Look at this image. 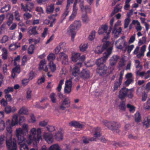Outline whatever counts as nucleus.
<instances>
[{"instance_id":"1","label":"nucleus","mask_w":150,"mask_h":150,"mask_svg":"<svg viewBox=\"0 0 150 150\" xmlns=\"http://www.w3.org/2000/svg\"><path fill=\"white\" fill-rule=\"evenodd\" d=\"M42 139L41 132L40 129L38 128L36 131L35 128L32 129L30 131V134L28 137V140L27 142L29 144L33 142L37 143Z\"/></svg>"},{"instance_id":"2","label":"nucleus","mask_w":150,"mask_h":150,"mask_svg":"<svg viewBox=\"0 0 150 150\" xmlns=\"http://www.w3.org/2000/svg\"><path fill=\"white\" fill-rule=\"evenodd\" d=\"M102 122L103 125L112 131L116 130L117 132H119L118 128L120 127V126L118 122L115 121H108L106 120H103Z\"/></svg>"},{"instance_id":"3","label":"nucleus","mask_w":150,"mask_h":150,"mask_svg":"<svg viewBox=\"0 0 150 150\" xmlns=\"http://www.w3.org/2000/svg\"><path fill=\"white\" fill-rule=\"evenodd\" d=\"M6 144L8 150H17V146L15 139H12L10 136L9 139L6 138Z\"/></svg>"},{"instance_id":"4","label":"nucleus","mask_w":150,"mask_h":150,"mask_svg":"<svg viewBox=\"0 0 150 150\" xmlns=\"http://www.w3.org/2000/svg\"><path fill=\"white\" fill-rule=\"evenodd\" d=\"M16 135L18 144L25 142L26 139L24 137V134H23V131L21 128L16 129Z\"/></svg>"},{"instance_id":"5","label":"nucleus","mask_w":150,"mask_h":150,"mask_svg":"<svg viewBox=\"0 0 150 150\" xmlns=\"http://www.w3.org/2000/svg\"><path fill=\"white\" fill-rule=\"evenodd\" d=\"M82 62H78L72 69L71 67L70 71L73 76L76 77L80 74V68L82 66Z\"/></svg>"},{"instance_id":"6","label":"nucleus","mask_w":150,"mask_h":150,"mask_svg":"<svg viewBox=\"0 0 150 150\" xmlns=\"http://www.w3.org/2000/svg\"><path fill=\"white\" fill-rule=\"evenodd\" d=\"M25 120L24 117L22 116L19 117V121H18V115H14L13 117L10 125L11 126H13L17 124L18 123H19V124H21Z\"/></svg>"},{"instance_id":"7","label":"nucleus","mask_w":150,"mask_h":150,"mask_svg":"<svg viewBox=\"0 0 150 150\" xmlns=\"http://www.w3.org/2000/svg\"><path fill=\"white\" fill-rule=\"evenodd\" d=\"M119 57L117 55H113L110 59V66L108 68L110 69V71H112L114 69V66L117 62L119 59Z\"/></svg>"},{"instance_id":"8","label":"nucleus","mask_w":150,"mask_h":150,"mask_svg":"<svg viewBox=\"0 0 150 150\" xmlns=\"http://www.w3.org/2000/svg\"><path fill=\"white\" fill-rule=\"evenodd\" d=\"M71 58L73 61L77 62L79 61V62H82V64L85 59V57L84 55H83L81 56L80 53H76L73 54Z\"/></svg>"},{"instance_id":"9","label":"nucleus","mask_w":150,"mask_h":150,"mask_svg":"<svg viewBox=\"0 0 150 150\" xmlns=\"http://www.w3.org/2000/svg\"><path fill=\"white\" fill-rule=\"evenodd\" d=\"M100 131L101 129L100 127H98L96 128L94 130L95 133L93 134L94 137H88L89 141H96V138L100 137L101 135Z\"/></svg>"},{"instance_id":"10","label":"nucleus","mask_w":150,"mask_h":150,"mask_svg":"<svg viewBox=\"0 0 150 150\" xmlns=\"http://www.w3.org/2000/svg\"><path fill=\"white\" fill-rule=\"evenodd\" d=\"M71 101L68 98H65L62 101V103L60 106V109L62 110H64L66 108L70 107Z\"/></svg>"},{"instance_id":"11","label":"nucleus","mask_w":150,"mask_h":150,"mask_svg":"<svg viewBox=\"0 0 150 150\" xmlns=\"http://www.w3.org/2000/svg\"><path fill=\"white\" fill-rule=\"evenodd\" d=\"M128 90L125 87L122 88L119 92V98L121 100H123L127 96Z\"/></svg>"},{"instance_id":"12","label":"nucleus","mask_w":150,"mask_h":150,"mask_svg":"<svg viewBox=\"0 0 150 150\" xmlns=\"http://www.w3.org/2000/svg\"><path fill=\"white\" fill-rule=\"evenodd\" d=\"M81 78L84 80H86L90 77V72L86 69H83L80 74Z\"/></svg>"},{"instance_id":"13","label":"nucleus","mask_w":150,"mask_h":150,"mask_svg":"<svg viewBox=\"0 0 150 150\" xmlns=\"http://www.w3.org/2000/svg\"><path fill=\"white\" fill-rule=\"evenodd\" d=\"M108 68L106 66L98 67L96 72L100 76H103L106 74Z\"/></svg>"},{"instance_id":"14","label":"nucleus","mask_w":150,"mask_h":150,"mask_svg":"<svg viewBox=\"0 0 150 150\" xmlns=\"http://www.w3.org/2000/svg\"><path fill=\"white\" fill-rule=\"evenodd\" d=\"M59 56L60 59L62 61L63 64H68V57L66 54L63 52H61L59 53Z\"/></svg>"},{"instance_id":"15","label":"nucleus","mask_w":150,"mask_h":150,"mask_svg":"<svg viewBox=\"0 0 150 150\" xmlns=\"http://www.w3.org/2000/svg\"><path fill=\"white\" fill-rule=\"evenodd\" d=\"M16 110V109L15 106L11 107V106L8 105L4 107V111L6 114H8L11 112H14Z\"/></svg>"},{"instance_id":"16","label":"nucleus","mask_w":150,"mask_h":150,"mask_svg":"<svg viewBox=\"0 0 150 150\" xmlns=\"http://www.w3.org/2000/svg\"><path fill=\"white\" fill-rule=\"evenodd\" d=\"M112 47H110L109 48H107L106 52L104 53L103 56L102 57L104 59V60L106 61L111 54L112 52Z\"/></svg>"},{"instance_id":"17","label":"nucleus","mask_w":150,"mask_h":150,"mask_svg":"<svg viewBox=\"0 0 150 150\" xmlns=\"http://www.w3.org/2000/svg\"><path fill=\"white\" fill-rule=\"evenodd\" d=\"M46 62L45 60H42L39 64V69L40 70H43L44 71L47 72L48 71V68L46 65Z\"/></svg>"},{"instance_id":"18","label":"nucleus","mask_w":150,"mask_h":150,"mask_svg":"<svg viewBox=\"0 0 150 150\" xmlns=\"http://www.w3.org/2000/svg\"><path fill=\"white\" fill-rule=\"evenodd\" d=\"M45 140L48 144H51L53 142L52 135L50 133L46 134L44 136Z\"/></svg>"},{"instance_id":"19","label":"nucleus","mask_w":150,"mask_h":150,"mask_svg":"<svg viewBox=\"0 0 150 150\" xmlns=\"http://www.w3.org/2000/svg\"><path fill=\"white\" fill-rule=\"evenodd\" d=\"M70 32L71 33V40L72 41L74 40V38L76 35V29L74 27L73 25L71 24L69 26Z\"/></svg>"},{"instance_id":"20","label":"nucleus","mask_w":150,"mask_h":150,"mask_svg":"<svg viewBox=\"0 0 150 150\" xmlns=\"http://www.w3.org/2000/svg\"><path fill=\"white\" fill-rule=\"evenodd\" d=\"M126 100H121L119 103L118 106L119 109L122 111H125L126 109Z\"/></svg>"},{"instance_id":"21","label":"nucleus","mask_w":150,"mask_h":150,"mask_svg":"<svg viewBox=\"0 0 150 150\" xmlns=\"http://www.w3.org/2000/svg\"><path fill=\"white\" fill-rule=\"evenodd\" d=\"M122 29L120 27L118 29L113 28L112 32L114 35V37L117 38L119 37V35L121 33Z\"/></svg>"},{"instance_id":"22","label":"nucleus","mask_w":150,"mask_h":150,"mask_svg":"<svg viewBox=\"0 0 150 150\" xmlns=\"http://www.w3.org/2000/svg\"><path fill=\"white\" fill-rule=\"evenodd\" d=\"M69 124L70 126L74 127L76 128H81L83 127V125L76 121H72L69 122Z\"/></svg>"},{"instance_id":"23","label":"nucleus","mask_w":150,"mask_h":150,"mask_svg":"<svg viewBox=\"0 0 150 150\" xmlns=\"http://www.w3.org/2000/svg\"><path fill=\"white\" fill-rule=\"evenodd\" d=\"M122 6H121L120 4H117L114 8L113 11L111 13V15L113 16L119 11H121V9L122 8Z\"/></svg>"},{"instance_id":"24","label":"nucleus","mask_w":150,"mask_h":150,"mask_svg":"<svg viewBox=\"0 0 150 150\" xmlns=\"http://www.w3.org/2000/svg\"><path fill=\"white\" fill-rule=\"evenodd\" d=\"M106 62L104 59L102 57L98 59L96 61V64L97 65L98 67L105 66L104 64V63Z\"/></svg>"},{"instance_id":"25","label":"nucleus","mask_w":150,"mask_h":150,"mask_svg":"<svg viewBox=\"0 0 150 150\" xmlns=\"http://www.w3.org/2000/svg\"><path fill=\"white\" fill-rule=\"evenodd\" d=\"M41 150H47L44 147H42ZM49 150H61L60 147L58 144H55L51 146L49 149Z\"/></svg>"},{"instance_id":"26","label":"nucleus","mask_w":150,"mask_h":150,"mask_svg":"<svg viewBox=\"0 0 150 150\" xmlns=\"http://www.w3.org/2000/svg\"><path fill=\"white\" fill-rule=\"evenodd\" d=\"M37 27V26H35L33 28H32L28 30V33L30 35H35L38 33V31L36 30Z\"/></svg>"},{"instance_id":"27","label":"nucleus","mask_w":150,"mask_h":150,"mask_svg":"<svg viewBox=\"0 0 150 150\" xmlns=\"http://www.w3.org/2000/svg\"><path fill=\"white\" fill-rule=\"evenodd\" d=\"M20 43L17 44V43H15L11 44L9 46V49L10 50L13 51L17 49L18 47H20Z\"/></svg>"},{"instance_id":"28","label":"nucleus","mask_w":150,"mask_h":150,"mask_svg":"<svg viewBox=\"0 0 150 150\" xmlns=\"http://www.w3.org/2000/svg\"><path fill=\"white\" fill-rule=\"evenodd\" d=\"M54 4H51L48 6L46 9V12L47 14L52 13L54 9Z\"/></svg>"},{"instance_id":"29","label":"nucleus","mask_w":150,"mask_h":150,"mask_svg":"<svg viewBox=\"0 0 150 150\" xmlns=\"http://www.w3.org/2000/svg\"><path fill=\"white\" fill-rule=\"evenodd\" d=\"M143 124L144 127L145 128H147L150 127V119L147 118L145 119L143 122Z\"/></svg>"},{"instance_id":"30","label":"nucleus","mask_w":150,"mask_h":150,"mask_svg":"<svg viewBox=\"0 0 150 150\" xmlns=\"http://www.w3.org/2000/svg\"><path fill=\"white\" fill-rule=\"evenodd\" d=\"M102 42L103 43L102 45L105 50L107 49V48H108L110 47H113L111 45V43L110 42L108 41H104Z\"/></svg>"},{"instance_id":"31","label":"nucleus","mask_w":150,"mask_h":150,"mask_svg":"<svg viewBox=\"0 0 150 150\" xmlns=\"http://www.w3.org/2000/svg\"><path fill=\"white\" fill-rule=\"evenodd\" d=\"M11 8V6L9 4L5 5L2 7L0 10L1 12L2 13H4L8 11Z\"/></svg>"},{"instance_id":"32","label":"nucleus","mask_w":150,"mask_h":150,"mask_svg":"<svg viewBox=\"0 0 150 150\" xmlns=\"http://www.w3.org/2000/svg\"><path fill=\"white\" fill-rule=\"evenodd\" d=\"M105 50L102 45L97 46L95 50V52L96 53L100 54L101 53Z\"/></svg>"},{"instance_id":"33","label":"nucleus","mask_w":150,"mask_h":150,"mask_svg":"<svg viewBox=\"0 0 150 150\" xmlns=\"http://www.w3.org/2000/svg\"><path fill=\"white\" fill-rule=\"evenodd\" d=\"M2 51L3 52L2 54V58L4 60H6L8 57V52L6 49L4 47L2 49Z\"/></svg>"},{"instance_id":"34","label":"nucleus","mask_w":150,"mask_h":150,"mask_svg":"<svg viewBox=\"0 0 150 150\" xmlns=\"http://www.w3.org/2000/svg\"><path fill=\"white\" fill-rule=\"evenodd\" d=\"M88 5H86L85 6L83 5V7L81 8V9L82 12L85 11V13L87 12H89L90 13L91 12V6Z\"/></svg>"},{"instance_id":"35","label":"nucleus","mask_w":150,"mask_h":150,"mask_svg":"<svg viewBox=\"0 0 150 150\" xmlns=\"http://www.w3.org/2000/svg\"><path fill=\"white\" fill-rule=\"evenodd\" d=\"M49 65L52 72H53L56 70V66L53 62H50L49 63Z\"/></svg>"},{"instance_id":"36","label":"nucleus","mask_w":150,"mask_h":150,"mask_svg":"<svg viewBox=\"0 0 150 150\" xmlns=\"http://www.w3.org/2000/svg\"><path fill=\"white\" fill-rule=\"evenodd\" d=\"M135 67L136 68H139V70H142L143 69V66L142 64H140V62L138 60H134Z\"/></svg>"},{"instance_id":"37","label":"nucleus","mask_w":150,"mask_h":150,"mask_svg":"<svg viewBox=\"0 0 150 150\" xmlns=\"http://www.w3.org/2000/svg\"><path fill=\"white\" fill-rule=\"evenodd\" d=\"M56 56L53 53H50L47 56V59L48 61L50 62H53L55 59Z\"/></svg>"},{"instance_id":"38","label":"nucleus","mask_w":150,"mask_h":150,"mask_svg":"<svg viewBox=\"0 0 150 150\" xmlns=\"http://www.w3.org/2000/svg\"><path fill=\"white\" fill-rule=\"evenodd\" d=\"M81 17L82 21L84 23H87L89 21V18L86 13H85V14H83Z\"/></svg>"},{"instance_id":"39","label":"nucleus","mask_w":150,"mask_h":150,"mask_svg":"<svg viewBox=\"0 0 150 150\" xmlns=\"http://www.w3.org/2000/svg\"><path fill=\"white\" fill-rule=\"evenodd\" d=\"M127 107L129 109L130 112L134 113L135 110V107L129 103L127 104L126 105Z\"/></svg>"},{"instance_id":"40","label":"nucleus","mask_w":150,"mask_h":150,"mask_svg":"<svg viewBox=\"0 0 150 150\" xmlns=\"http://www.w3.org/2000/svg\"><path fill=\"white\" fill-rule=\"evenodd\" d=\"M28 126L27 124H23L22 127V128H21L23 131V134H24L25 133L26 134V133H28Z\"/></svg>"},{"instance_id":"41","label":"nucleus","mask_w":150,"mask_h":150,"mask_svg":"<svg viewBox=\"0 0 150 150\" xmlns=\"http://www.w3.org/2000/svg\"><path fill=\"white\" fill-rule=\"evenodd\" d=\"M55 138L58 140H62L63 138V134L60 131L57 132L55 135Z\"/></svg>"},{"instance_id":"42","label":"nucleus","mask_w":150,"mask_h":150,"mask_svg":"<svg viewBox=\"0 0 150 150\" xmlns=\"http://www.w3.org/2000/svg\"><path fill=\"white\" fill-rule=\"evenodd\" d=\"M141 117L140 113L137 112L135 114V120L136 122H139L141 120Z\"/></svg>"},{"instance_id":"43","label":"nucleus","mask_w":150,"mask_h":150,"mask_svg":"<svg viewBox=\"0 0 150 150\" xmlns=\"http://www.w3.org/2000/svg\"><path fill=\"white\" fill-rule=\"evenodd\" d=\"M55 96L56 94L54 93H51L50 96V98L51 99V100L53 103H56L57 101V99Z\"/></svg>"},{"instance_id":"44","label":"nucleus","mask_w":150,"mask_h":150,"mask_svg":"<svg viewBox=\"0 0 150 150\" xmlns=\"http://www.w3.org/2000/svg\"><path fill=\"white\" fill-rule=\"evenodd\" d=\"M28 111L27 109L24 107H22L21 108L19 112L18 113L20 114H23L26 115L28 114Z\"/></svg>"},{"instance_id":"45","label":"nucleus","mask_w":150,"mask_h":150,"mask_svg":"<svg viewBox=\"0 0 150 150\" xmlns=\"http://www.w3.org/2000/svg\"><path fill=\"white\" fill-rule=\"evenodd\" d=\"M77 10L78 9H76V10H75L74 9H73L72 14L69 17V20L71 21L73 19L77 13Z\"/></svg>"},{"instance_id":"46","label":"nucleus","mask_w":150,"mask_h":150,"mask_svg":"<svg viewBox=\"0 0 150 150\" xmlns=\"http://www.w3.org/2000/svg\"><path fill=\"white\" fill-rule=\"evenodd\" d=\"M88 47V45L86 44L82 43L79 46L80 50L82 52L85 51Z\"/></svg>"},{"instance_id":"47","label":"nucleus","mask_w":150,"mask_h":150,"mask_svg":"<svg viewBox=\"0 0 150 150\" xmlns=\"http://www.w3.org/2000/svg\"><path fill=\"white\" fill-rule=\"evenodd\" d=\"M121 83H122L118 82L117 81H115L113 86V91H115L116 90H117L118 88L120 87Z\"/></svg>"},{"instance_id":"48","label":"nucleus","mask_w":150,"mask_h":150,"mask_svg":"<svg viewBox=\"0 0 150 150\" xmlns=\"http://www.w3.org/2000/svg\"><path fill=\"white\" fill-rule=\"evenodd\" d=\"M14 16L16 20L19 22L21 21L20 19L21 15L18 11H16L14 12Z\"/></svg>"},{"instance_id":"49","label":"nucleus","mask_w":150,"mask_h":150,"mask_svg":"<svg viewBox=\"0 0 150 150\" xmlns=\"http://www.w3.org/2000/svg\"><path fill=\"white\" fill-rule=\"evenodd\" d=\"M20 150H29L28 146L24 142L20 144Z\"/></svg>"},{"instance_id":"50","label":"nucleus","mask_w":150,"mask_h":150,"mask_svg":"<svg viewBox=\"0 0 150 150\" xmlns=\"http://www.w3.org/2000/svg\"><path fill=\"white\" fill-rule=\"evenodd\" d=\"M13 91L14 89L13 87H8L4 90V92L5 94H8V93L13 92Z\"/></svg>"},{"instance_id":"51","label":"nucleus","mask_w":150,"mask_h":150,"mask_svg":"<svg viewBox=\"0 0 150 150\" xmlns=\"http://www.w3.org/2000/svg\"><path fill=\"white\" fill-rule=\"evenodd\" d=\"M96 31L95 30H93L91 33L90 35H89L88 39L90 40H93L95 37Z\"/></svg>"},{"instance_id":"52","label":"nucleus","mask_w":150,"mask_h":150,"mask_svg":"<svg viewBox=\"0 0 150 150\" xmlns=\"http://www.w3.org/2000/svg\"><path fill=\"white\" fill-rule=\"evenodd\" d=\"M72 24L77 30L80 28L81 26V24L79 21H76Z\"/></svg>"},{"instance_id":"53","label":"nucleus","mask_w":150,"mask_h":150,"mask_svg":"<svg viewBox=\"0 0 150 150\" xmlns=\"http://www.w3.org/2000/svg\"><path fill=\"white\" fill-rule=\"evenodd\" d=\"M21 9L23 10L24 11H30L27 4L24 5L23 4L21 3Z\"/></svg>"},{"instance_id":"54","label":"nucleus","mask_w":150,"mask_h":150,"mask_svg":"<svg viewBox=\"0 0 150 150\" xmlns=\"http://www.w3.org/2000/svg\"><path fill=\"white\" fill-rule=\"evenodd\" d=\"M35 49V47L33 45H31L29 47L28 53L29 54H32L34 52V50Z\"/></svg>"},{"instance_id":"55","label":"nucleus","mask_w":150,"mask_h":150,"mask_svg":"<svg viewBox=\"0 0 150 150\" xmlns=\"http://www.w3.org/2000/svg\"><path fill=\"white\" fill-rule=\"evenodd\" d=\"M64 81V79H62L59 81V84L57 88V89L58 92H60L62 88V85L63 84Z\"/></svg>"},{"instance_id":"56","label":"nucleus","mask_w":150,"mask_h":150,"mask_svg":"<svg viewBox=\"0 0 150 150\" xmlns=\"http://www.w3.org/2000/svg\"><path fill=\"white\" fill-rule=\"evenodd\" d=\"M130 21V19L129 17H127L125 20L124 28H127Z\"/></svg>"},{"instance_id":"57","label":"nucleus","mask_w":150,"mask_h":150,"mask_svg":"<svg viewBox=\"0 0 150 150\" xmlns=\"http://www.w3.org/2000/svg\"><path fill=\"white\" fill-rule=\"evenodd\" d=\"M141 70H136V75L137 76H139L140 77H142L144 76V75L145 74V72L144 71L140 72V71Z\"/></svg>"},{"instance_id":"58","label":"nucleus","mask_w":150,"mask_h":150,"mask_svg":"<svg viewBox=\"0 0 150 150\" xmlns=\"http://www.w3.org/2000/svg\"><path fill=\"white\" fill-rule=\"evenodd\" d=\"M8 104L7 101L5 100L4 98H2L0 100L1 105L4 107H5V106L8 105H7Z\"/></svg>"},{"instance_id":"59","label":"nucleus","mask_w":150,"mask_h":150,"mask_svg":"<svg viewBox=\"0 0 150 150\" xmlns=\"http://www.w3.org/2000/svg\"><path fill=\"white\" fill-rule=\"evenodd\" d=\"M32 15L31 14L27 12L23 14V17L25 20L29 19L32 17Z\"/></svg>"},{"instance_id":"60","label":"nucleus","mask_w":150,"mask_h":150,"mask_svg":"<svg viewBox=\"0 0 150 150\" xmlns=\"http://www.w3.org/2000/svg\"><path fill=\"white\" fill-rule=\"evenodd\" d=\"M5 127L4 122L2 120H0V132L4 130Z\"/></svg>"},{"instance_id":"61","label":"nucleus","mask_w":150,"mask_h":150,"mask_svg":"<svg viewBox=\"0 0 150 150\" xmlns=\"http://www.w3.org/2000/svg\"><path fill=\"white\" fill-rule=\"evenodd\" d=\"M22 64L21 65L24 66L27 61V57L26 55H24L22 58Z\"/></svg>"},{"instance_id":"62","label":"nucleus","mask_w":150,"mask_h":150,"mask_svg":"<svg viewBox=\"0 0 150 150\" xmlns=\"http://www.w3.org/2000/svg\"><path fill=\"white\" fill-rule=\"evenodd\" d=\"M72 81L71 79H69L66 81L65 83V86L71 87Z\"/></svg>"},{"instance_id":"63","label":"nucleus","mask_w":150,"mask_h":150,"mask_svg":"<svg viewBox=\"0 0 150 150\" xmlns=\"http://www.w3.org/2000/svg\"><path fill=\"white\" fill-rule=\"evenodd\" d=\"M5 97L6 98L7 101L11 102L13 99L11 96L9 94H6Z\"/></svg>"},{"instance_id":"64","label":"nucleus","mask_w":150,"mask_h":150,"mask_svg":"<svg viewBox=\"0 0 150 150\" xmlns=\"http://www.w3.org/2000/svg\"><path fill=\"white\" fill-rule=\"evenodd\" d=\"M134 45H129L126 47V49H127V52L128 54H130L132 50H133L134 47Z\"/></svg>"}]
</instances>
